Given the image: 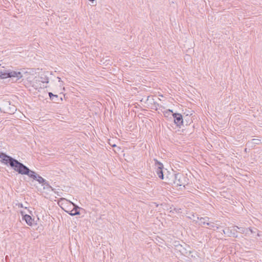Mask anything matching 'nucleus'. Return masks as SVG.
Instances as JSON below:
<instances>
[{
	"mask_svg": "<svg viewBox=\"0 0 262 262\" xmlns=\"http://www.w3.org/2000/svg\"><path fill=\"white\" fill-rule=\"evenodd\" d=\"M1 163L6 165H9L15 171L19 174L27 175L30 178L37 181L39 184H42L45 182L46 180L35 171L30 170L27 166L18 160L13 158L5 153L0 155Z\"/></svg>",
	"mask_w": 262,
	"mask_h": 262,
	"instance_id": "nucleus-1",
	"label": "nucleus"
},
{
	"mask_svg": "<svg viewBox=\"0 0 262 262\" xmlns=\"http://www.w3.org/2000/svg\"><path fill=\"white\" fill-rule=\"evenodd\" d=\"M23 76L22 74L20 72H16L9 70H2L0 71V77L2 79L7 78H16L15 80L20 79Z\"/></svg>",
	"mask_w": 262,
	"mask_h": 262,
	"instance_id": "nucleus-2",
	"label": "nucleus"
},
{
	"mask_svg": "<svg viewBox=\"0 0 262 262\" xmlns=\"http://www.w3.org/2000/svg\"><path fill=\"white\" fill-rule=\"evenodd\" d=\"M173 182L172 186L174 187L181 186L185 187L187 183L186 178L182 173H177L176 174Z\"/></svg>",
	"mask_w": 262,
	"mask_h": 262,
	"instance_id": "nucleus-3",
	"label": "nucleus"
},
{
	"mask_svg": "<svg viewBox=\"0 0 262 262\" xmlns=\"http://www.w3.org/2000/svg\"><path fill=\"white\" fill-rule=\"evenodd\" d=\"M200 225L204 227L205 225L208 226L210 228L218 229L219 227L216 226L213 222L210 221V219L208 217H201L200 219Z\"/></svg>",
	"mask_w": 262,
	"mask_h": 262,
	"instance_id": "nucleus-4",
	"label": "nucleus"
},
{
	"mask_svg": "<svg viewBox=\"0 0 262 262\" xmlns=\"http://www.w3.org/2000/svg\"><path fill=\"white\" fill-rule=\"evenodd\" d=\"M155 165L157 168L156 173L159 178L162 180L164 179V174L163 172V169L164 168L163 165L162 163L158 161L157 159H155Z\"/></svg>",
	"mask_w": 262,
	"mask_h": 262,
	"instance_id": "nucleus-5",
	"label": "nucleus"
},
{
	"mask_svg": "<svg viewBox=\"0 0 262 262\" xmlns=\"http://www.w3.org/2000/svg\"><path fill=\"white\" fill-rule=\"evenodd\" d=\"M171 115L174 119V123L177 126L181 127V126L183 123V119L182 115L179 113H172Z\"/></svg>",
	"mask_w": 262,
	"mask_h": 262,
	"instance_id": "nucleus-6",
	"label": "nucleus"
},
{
	"mask_svg": "<svg viewBox=\"0 0 262 262\" xmlns=\"http://www.w3.org/2000/svg\"><path fill=\"white\" fill-rule=\"evenodd\" d=\"M177 247L179 251L184 256L189 255L191 253V251L188 249L189 247L186 245L185 247L182 245L177 246Z\"/></svg>",
	"mask_w": 262,
	"mask_h": 262,
	"instance_id": "nucleus-7",
	"label": "nucleus"
},
{
	"mask_svg": "<svg viewBox=\"0 0 262 262\" xmlns=\"http://www.w3.org/2000/svg\"><path fill=\"white\" fill-rule=\"evenodd\" d=\"M176 174L174 173H169L167 174L165 178V183L172 186L173 183H174Z\"/></svg>",
	"mask_w": 262,
	"mask_h": 262,
	"instance_id": "nucleus-8",
	"label": "nucleus"
},
{
	"mask_svg": "<svg viewBox=\"0 0 262 262\" xmlns=\"http://www.w3.org/2000/svg\"><path fill=\"white\" fill-rule=\"evenodd\" d=\"M235 231L237 232V230L236 229L230 230L229 228H227L223 230L224 233L228 234V236H232L234 237H237V235H235Z\"/></svg>",
	"mask_w": 262,
	"mask_h": 262,
	"instance_id": "nucleus-9",
	"label": "nucleus"
},
{
	"mask_svg": "<svg viewBox=\"0 0 262 262\" xmlns=\"http://www.w3.org/2000/svg\"><path fill=\"white\" fill-rule=\"evenodd\" d=\"M23 220H24L26 223L29 226H31L33 224V222L34 221V219H33L30 215L28 214L24 215Z\"/></svg>",
	"mask_w": 262,
	"mask_h": 262,
	"instance_id": "nucleus-10",
	"label": "nucleus"
},
{
	"mask_svg": "<svg viewBox=\"0 0 262 262\" xmlns=\"http://www.w3.org/2000/svg\"><path fill=\"white\" fill-rule=\"evenodd\" d=\"M234 227H236V228L239 229V232L241 233H245L246 234H247L248 233V229H247V228H245L244 227H239L237 226H235Z\"/></svg>",
	"mask_w": 262,
	"mask_h": 262,
	"instance_id": "nucleus-11",
	"label": "nucleus"
},
{
	"mask_svg": "<svg viewBox=\"0 0 262 262\" xmlns=\"http://www.w3.org/2000/svg\"><path fill=\"white\" fill-rule=\"evenodd\" d=\"M69 213L72 216H74L80 214V212L79 211H77L76 209H73L70 211V212H69Z\"/></svg>",
	"mask_w": 262,
	"mask_h": 262,
	"instance_id": "nucleus-12",
	"label": "nucleus"
},
{
	"mask_svg": "<svg viewBox=\"0 0 262 262\" xmlns=\"http://www.w3.org/2000/svg\"><path fill=\"white\" fill-rule=\"evenodd\" d=\"M49 95L50 97V98L51 100L56 101V100H54V97H56V98H58V95H54L51 92L49 93Z\"/></svg>",
	"mask_w": 262,
	"mask_h": 262,
	"instance_id": "nucleus-13",
	"label": "nucleus"
},
{
	"mask_svg": "<svg viewBox=\"0 0 262 262\" xmlns=\"http://www.w3.org/2000/svg\"><path fill=\"white\" fill-rule=\"evenodd\" d=\"M42 185H43L45 186H46V187L47 188H50L52 190H53V188L50 186V185L49 184V182H47L46 180L45 181V182L42 183L41 184Z\"/></svg>",
	"mask_w": 262,
	"mask_h": 262,
	"instance_id": "nucleus-14",
	"label": "nucleus"
},
{
	"mask_svg": "<svg viewBox=\"0 0 262 262\" xmlns=\"http://www.w3.org/2000/svg\"><path fill=\"white\" fill-rule=\"evenodd\" d=\"M171 113H172V114L173 113L172 112V111L170 110H168L164 113V115L165 117H168L169 115H171Z\"/></svg>",
	"mask_w": 262,
	"mask_h": 262,
	"instance_id": "nucleus-15",
	"label": "nucleus"
},
{
	"mask_svg": "<svg viewBox=\"0 0 262 262\" xmlns=\"http://www.w3.org/2000/svg\"><path fill=\"white\" fill-rule=\"evenodd\" d=\"M40 79H41L40 81H41L43 83H48L49 82L48 78H47V77H45V78L40 77Z\"/></svg>",
	"mask_w": 262,
	"mask_h": 262,
	"instance_id": "nucleus-16",
	"label": "nucleus"
},
{
	"mask_svg": "<svg viewBox=\"0 0 262 262\" xmlns=\"http://www.w3.org/2000/svg\"><path fill=\"white\" fill-rule=\"evenodd\" d=\"M73 206H74V209H76L77 211H79L78 210L80 209L79 207H78L77 205L74 204V203H72Z\"/></svg>",
	"mask_w": 262,
	"mask_h": 262,
	"instance_id": "nucleus-17",
	"label": "nucleus"
},
{
	"mask_svg": "<svg viewBox=\"0 0 262 262\" xmlns=\"http://www.w3.org/2000/svg\"><path fill=\"white\" fill-rule=\"evenodd\" d=\"M248 231H250L251 233H255L256 232V230H257L256 229H255V230H253L252 228H248Z\"/></svg>",
	"mask_w": 262,
	"mask_h": 262,
	"instance_id": "nucleus-18",
	"label": "nucleus"
},
{
	"mask_svg": "<svg viewBox=\"0 0 262 262\" xmlns=\"http://www.w3.org/2000/svg\"><path fill=\"white\" fill-rule=\"evenodd\" d=\"M253 141H254V143L256 144H258V142L260 141V140L258 139H253Z\"/></svg>",
	"mask_w": 262,
	"mask_h": 262,
	"instance_id": "nucleus-19",
	"label": "nucleus"
},
{
	"mask_svg": "<svg viewBox=\"0 0 262 262\" xmlns=\"http://www.w3.org/2000/svg\"><path fill=\"white\" fill-rule=\"evenodd\" d=\"M58 99V98H56V97H54V100H56V101L55 102L57 101Z\"/></svg>",
	"mask_w": 262,
	"mask_h": 262,
	"instance_id": "nucleus-20",
	"label": "nucleus"
},
{
	"mask_svg": "<svg viewBox=\"0 0 262 262\" xmlns=\"http://www.w3.org/2000/svg\"><path fill=\"white\" fill-rule=\"evenodd\" d=\"M193 220V222H196V220H195V218H194V219Z\"/></svg>",
	"mask_w": 262,
	"mask_h": 262,
	"instance_id": "nucleus-21",
	"label": "nucleus"
},
{
	"mask_svg": "<svg viewBox=\"0 0 262 262\" xmlns=\"http://www.w3.org/2000/svg\"><path fill=\"white\" fill-rule=\"evenodd\" d=\"M89 1L91 2H93L94 1V0H89Z\"/></svg>",
	"mask_w": 262,
	"mask_h": 262,
	"instance_id": "nucleus-22",
	"label": "nucleus"
},
{
	"mask_svg": "<svg viewBox=\"0 0 262 262\" xmlns=\"http://www.w3.org/2000/svg\"><path fill=\"white\" fill-rule=\"evenodd\" d=\"M23 206V204H21V205H20V207H22Z\"/></svg>",
	"mask_w": 262,
	"mask_h": 262,
	"instance_id": "nucleus-23",
	"label": "nucleus"
},
{
	"mask_svg": "<svg viewBox=\"0 0 262 262\" xmlns=\"http://www.w3.org/2000/svg\"><path fill=\"white\" fill-rule=\"evenodd\" d=\"M23 206V204H21V205H20V207H22Z\"/></svg>",
	"mask_w": 262,
	"mask_h": 262,
	"instance_id": "nucleus-24",
	"label": "nucleus"
}]
</instances>
